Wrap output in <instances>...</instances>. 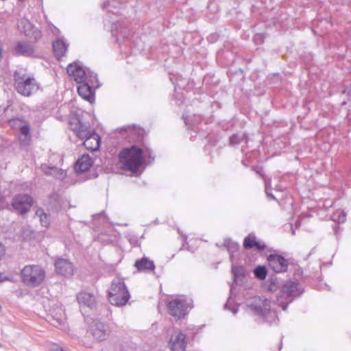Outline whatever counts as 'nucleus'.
Returning a JSON list of instances; mask_svg holds the SVG:
<instances>
[{
    "mask_svg": "<svg viewBox=\"0 0 351 351\" xmlns=\"http://www.w3.org/2000/svg\"><path fill=\"white\" fill-rule=\"evenodd\" d=\"M120 162L124 169L136 173L143 162V150L136 145L123 149L119 154Z\"/></svg>",
    "mask_w": 351,
    "mask_h": 351,
    "instance_id": "obj_1",
    "label": "nucleus"
},
{
    "mask_svg": "<svg viewBox=\"0 0 351 351\" xmlns=\"http://www.w3.org/2000/svg\"><path fill=\"white\" fill-rule=\"evenodd\" d=\"M14 84L16 90L21 95L29 97L38 89L36 80L27 75L23 69L14 73Z\"/></svg>",
    "mask_w": 351,
    "mask_h": 351,
    "instance_id": "obj_2",
    "label": "nucleus"
},
{
    "mask_svg": "<svg viewBox=\"0 0 351 351\" xmlns=\"http://www.w3.org/2000/svg\"><path fill=\"white\" fill-rule=\"evenodd\" d=\"M130 298L129 291L122 279L112 280L108 291V298L111 304L121 306L126 304Z\"/></svg>",
    "mask_w": 351,
    "mask_h": 351,
    "instance_id": "obj_3",
    "label": "nucleus"
},
{
    "mask_svg": "<svg viewBox=\"0 0 351 351\" xmlns=\"http://www.w3.org/2000/svg\"><path fill=\"white\" fill-rule=\"evenodd\" d=\"M21 280L29 287H36L42 284L45 278V271L39 265L25 266L21 271Z\"/></svg>",
    "mask_w": 351,
    "mask_h": 351,
    "instance_id": "obj_4",
    "label": "nucleus"
},
{
    "mask_svg": "<svg viewBox=\"0 0 351 351\" xmlns=\"http://www.w3.org/2000/svg\"><path fill=\"white\" fill-rule=\"evenodd\" d=\"M303 293V289L299 287L298 282L289 281L281 287L280 295L278 298V304L283 311H286L289 304L293 300L300 297Z\"/></svg>",
    "mask_w": 351,
    "mask_h": 351,
    "instance_id": "obj_5",
    "label": "nucleus"
},
{
    "mask_svg": "<svg viewBox=\"0 0 351 351\" xmlns=\"http://www.w3.org/2000/svg\"><path fill=\"white\" fill-rule=\"evenodd\" d=\"M87 333L95 342L101 343L108 339L112 333L110 325L99 319H93L88 324Z\"/></svg>",
    "mask_w": 351,
    "mask_h": 351,
    "instance_id": "obj_6",
    "label": "nucleus"
},
{
    "mask_svg": "<svg viewBox=\"0 0 351 351\" xmlns=\"http://www.w3.org/2000/svg\"><path fill=\"white\" fill-rule=\"evenodd\" d=\"M10 126L20 132L19 141L23 145H28L31 141L30 125L23 117H14L8 121Z\"/></svg>",
    "mask_w": 351,
    "mask_h": 351,
    "instance_id": "obj_7",
    "label": "nucleus"
},
{
    "mask_svg": "<svg viewBox=\"0 0 351 351\" xmlns=\"http://www.w3.org/2000/svg\"><path fill=\"white\" fill-rule=\"evenodd\" d=\"M33 204V198L27 194H18L14 196L11 203L14 211L20 215L27 213Z\"/></svg>",
    "mask_w": 351,
    "mask_h": 351,
    "instance_id": "obj_8",
    "label": "nucleus"
},
{
    "mask_svg": "<svg viewBox=\"0 0 351 351\" xmlns=\"http://www.w3.org/2000/svg\"><path fill=\"white\" fill-rule=\"evenodd\" d=\"M167 308L171 315L180 318L186 313L188 305L185 300L175 299L168 303Z\"/></svg>",
    "mask_w": 351,
    "mask_h": 351,
    "instance_id": "obj_9",
    "label": "nucleus"
},
{
    "mask_svg": "<svg viewBox=\"0 0 351 351\" xmlns=\"http://www.w3.org/2000/svg\"><path fill=\"white\" fill-rule=\"evenodd\" d=\"M269 267L276 273L285 272L288 267V260L281 255L274 254L267 256Z\"/></svg>",
    "mask_w": 351,
    "mask_h": 351,
    "instance_id": "obj_10",
    "label": "nucleus"
},
{
    "mask_svg": "<svg viewBox=\"0 0 351 351\" xmlns=\"http://www.w3.org/2000/svg\"><path fill=\"white\" fill-rule=\"evenodd\" d=\"M253 309L256 313L266 318L267 315H270L272 319H275L276 315L270 311L271 302L267 299L256 298L252 304Z\"/></svg>",
    "mask_w": 351,
    "mask_h": 351,
    "instance_id": "obj_11",
    "label": "nucleus"
},
{
    "mask_svg": "<svg viewBox=\"0 0 351 351\" xmlns=\"http://www.w3.org/2000/svg\"><path fill=\"white\" fill-rule=\"evenodd\" d=\"M66 72L77 84L88 80L84 69L78 63L69 64L66 68Z\"/></svg>",
    "mask_w": 351,
    "mask_h": 351,
    "instance_id": "obj_12",
    "label": "nucleus"
},
{
    "mask_svg": "<svg viewBox=\"0 0 351 351\" xmlns=\"http://www.w3.org/2000/svg\"><path fill=\"white\" fill-rule=\"evenodd\" d=\"M54 266L56 271L60 275L69 276L73 274L74 267L69 259L59 258L56 260Z\"/></svg>",
    "mask_w": 351,
    "mask_h": 351,
    "instance_id": "obj_13",
    "label": "nucleus"
},
{
    "mask_svg": "<svg viewBox=\"0 0 351 351\" xmlns=\"http://www.w3.org/2000/svg\"><path fill=\"white\" fill-rule=\"evenodd\" d=\"M186 343V335L181 332H178L171 336L169 346L171 351H185Z\"/></svg>",
    "mask_w": 351,
    "mask_h": 351,
    "instance_id": "obj_14",
    "label": "nucleus"
},
{
    "mask_svg": "<svg viewBox=\"0 0 351 351\" xmlns=\"http://www.w3.org/2000/svg\"><path fill=\"white\" fill-rule=\"evenodd\" d=\"M83 144L86 149L90 151H96L100 147V136L94 131L84 138Z\"/></svg>",
    "mask_w": 351,
    "mask_h": 351,
    "instance_id": "obj_15",
    "label": "nucleus"
},
{
    "mask_svg": "<svg viewBox=\"0 0 351 351\" xmlns=\"http://www.w3.org/2000/svg\"><path fill=\"white\" fill-rule=\"evenodd\" d=\"M77 92L85 100H87L89 102H92L94 100V93L92 86L89 84L88 80L79 83Z\"/></svg>",
    "mask_w": 351,
    "mask_h": 351,
    "instance_id": "obj_16",
    "label": "nucleus"
},
{
    "mask_svg": "<svg viewBox=\"0 0 351 351\" xmlns=\"http://www.w3.org/2000/svg\"><path fill=\"white\" fill-rule=\"evenodd\" d=\"M93 165L92 158L88 154H84L75 165L76 173H81L87 171Z\"/></svg>",
    "mask_w": 351,
    "mask_h": 351,
    "instance_id": "obj_17",
    "label": "nucleus"
},
{
    "mask_svg": "<svg viewBox=\"0 0 351 351\" xmlns=\"http://www.w3.org/2000/svg\"><path fill=\"white\" fill-rule=\"evenodd\" d=\"M73 132L81 139H84L92 132L90 130V124L88 122L83 123L78 120L76 123L73 124Z\"/></svg>",
    "mask_w": 351,
    "mask_h": 351,
    "instance_id": "obj_18",
    "label": "nucleus"
},
{
    "mask_svg": "<svg viewBox=\"0 0 351 351\" xmlns=\"http://www.w3.org/2000/svg\"><path fill=\"white\" fill-rule=\"evenodd\" d=\"M77 300L80 305L86 306L91 309L96 306L95 298L90 293L81 291L77 295Z\"/></svg>",
    "mask_w": 351,
    "mask_h": 351,
    "instance_id": "obj_19",
    "label": "nucleus"
},
{
    "mask_svg": "<svg viewBox=\"0 0 351 351\" xmlns=\"http://www.w3.org/2000/svg\"><path fill=\"white\" fill-rule=\"evenodd\" d=\"M134 266L139 271L150 272L153 271L155 269L154 261L147 257H143L136 260Z\"/></svg>",
    "mask_w": 351,
    "mask_h": 351,
    "instance_id": "obj_20",
    "label": "nucleus"
},
{
    "mask_svg": "<svg viewBox=\"0 0 351 351\" xmlns=\"http://www.w3.org/2000/svg\"><path fill=\"white\" fill-rule=\"evenodd\" d=\"M34 51L33 46L26 42L19 41L14 47V52L19 56H30Z\"/></svg>",
    "mask_w": 351,
    "mask_h": 351,
    "instance_id": "obj_21",
    "label": "nucleus"
},
{
    "mask_svg": "<svg viewBox=\"0 0 351 351\" xmlns=\"http://www.w3.org/2000/svg\"><path fill=\"white\" fill-rule=\"evenodd\" d=\"M243 247L247 250L255 247L259 251H262L266 247L265 243L257 241L256 237L252 234H249L247 237L245 238L243 241Z\"/></svg>",
    "mask_w": 351,
    "mask_h": 351,
    "instance_id": "obj_22",
    "label": "nucleus"
},
{
    "mask_svg": "<svg viewBox=\"0 0 351 351\" xmlns=\"http://www.w3.org/2000/svg\"><path fill=\"white\" fill-rule=\"evenodd\" d=\"M67 48L68 45L63 40L59 39L53 43V52L58 59L65 55Z\"/></svg>",
    "mask_w": 351,
    "mask_h": 351,
    "instance_id": "obj_23",
    "label": "nucleus"
},
{
    "mask_svg": "<svg viewBox=\"0 0 351 351\" xmlns=\"http://www.w3.org/2000/svg\"><path fill=\"white\" fill-rule=\"evenodd\" d=\"M36 215L39 217L42 226L47 228L50 225V216L47 214L42 208H38L36 210Z\"/></svg>",
    "mask_w": 351,
    "mask_h": 351,
    "instance_id": "obj_24",
    "label": "nucleus"
},
{
    "mask_svg": "<svg viewBox=\"0 0 351 351\" xmlns=\"http://www.w3.org/2000/svg\"><path fill=\"white\" fill-rule=\"evenodd\" d=\"M64 319L63 317L60 315H49L48 317V322L53 326L58 327L64 324Z\"/></svg>",
    "mask_w": 351,
    "mask_h": 351,
    "instance_id": "obj_25",
    "label": "nucleus"
},
{
    "mask_svg": "<svg viewBox=\"0 0 351 351\" xmlns=\"http://www.w3.org/2000/svg\"><path fill=\"white\" fill-rule=\"evenodd\" d=\"M254 274L257 278L264 280L267 276V270L265 266H258L254 269Z\"/></svg>",
    "mask_w": 351,
    "mask_h": 351,
    "instance_id": "obj_26",
    "label": "nucleus"
},
{
    "mask_svg": "<svg viewBox=\"0 0 351 351\" xmlns=\"http://www.w3.org/2000/svg\"><path fill=\"white\" fill-rule=\"evenodd\" d=\"M232 274L234 281H237L240 277H243L244 276L243 268L241 266H232Z\"/></svg>",
    "mask_w": 351,
    "mask_h": 351,
    "instance_id": "obj_27",
    "label": "nucleus"
},
{
    "mask_svg": "<svg viewBox=\"0 0 351 351\" xmlns=\"http://www.w3.org/2000/svg\"><path fill=\"white\" fill-rule=\"evenodd\" d=\"M225 245L226 246L227 250L229 252L231 257L232 256L233 253L234 252L237 251L239 247L238 243H237L231 240L226 241L225 243Z\"/></svg>",
    "mask_w": 351,
    "mask_h": 351,
    "instance_id": "obj_28",
    "label": "nucleus"
},
{
    "mask_svg": "<svg viewBox=\"0 0 351 351\" xmlns=\"http://www.w3.org/2000/svg\"><path fill=\"white\" fill-rule=\"evenodd\" d=\"M245 135L244 134H233L230 137V143L231 145H237L239 144L244 140Z\"/></svg>",
    "mask_w": 351,
    "mask_h": 351,
    "instance_id": "obj_29",
    "label": "nucleus"
},
{
    "mask_svg": "<svg viewBox=\"0 0 351 351\" xmlns=\"http://www.w3.org/2000/svg\"><path fill=\"white\" fill-rule=\"evenodd\" d=\"M280 287L277 279H270V284L269 285V290L271 291H276Z\"/></svg>",
    "mask_w": 351,
    "mask_h": 351,
    "instance_id": "obj_30",
    "label": "nucleus"
},
{
    "mask_svg": "<svg viewBox=\"0 0 351 351\" xmlns=\"http://www.w3.org/2000/svg\"><path fill=\"white\" fill-rule=\"evenodd\" d=\"M338 223H343L346 221V213L341 211L339 214L338 218L336 219Z\"/></svg>",
    "mask_w": 351,
    "mask_h": 351,
    "instance_id": "obj_31",
    "label": "nucleus"
},
{
    "mask_svg": "<svg viewBox=\"0 0 351 351\" xmlns=\"http://www.w3.org/2000/svg\"><path fill=\"white\" fill-rule=\"evenodd\" d=\"M5 254V247L1 243H0V261L4 257Z\"/></svg>",
    "mask_w": 351,
    "mask_h": 351,
    "instance_id": "obj_32",
    "label": "nucleus"
},
{
    "mask_svg": "<svg viewBox=\"0 0 351 351\" xmlns=\"http://www.w3.org/2000/svg\"><path fill=\"white\" fill-rule=\"evenodd\" d=\"M265 183V191L268 190L269 188L271 187V180L270 178L264 177Z\"/></svg>",
    "mask_w": 351,
    "mask_h": 351,
    "instance_id": "obj_33",
    "label": "nucleus"
},
{
    "mask_svg": "<svg viewBox=\"0 0 351 351\" xmlns=\"http://www.w3.org/2000/svg\"><path fill=\"white\" fill-rule=\"evenodd\" d=\"M125 37H126V36L125 35V32L123 33V35H122V33H121L120 35L117 36L116 40L117 43H119L122 40H123Z\"/></svg>",
    "mask_w": 351,
    "mask_h": 351,
    "instance_id": "obj_34",
    "label": "nucleus"
},
{
    "mask_svg": "<svg viewBox=\"0 0 351 351\" xmlns=\"http://www.w3.org/2000/svg\"><path fill=\"white\" fill-rule=\"evenodd\" d=\"M8 280L9 278L8 277L3 276V274L0 273V282H3Z\"/></svg>",
    "mask_w": 351,
    "mask_h": 351,
    "instance_id": "obj_35",
    "label": "nucleus"
},
{
    "mask_svg": "<svg viewBox=\"0 0 351 351\" xmlns=\"http://www.w3.org/2000/svg\"><path fill=\"white\" fill-rule=\"evenodd\" d=\"M265 193L268 197L276 199V197L274 196V195L271 193L268 192V190L265 191Z\"/></svg>",
    "mask_w": 351,
    "mask_h": 351,
    "instance_id": "obj_36",
    "label": "nucleus"
},
{
    "mask_svg": "<svg viewBox=\"0 0 351 351\" xmlns=\"http://www.w3.org/2000/svg\"><path fill=\"white\" fill-rule=\"evenodd\" d=\"M127 130H130V132H132V131L135 130L134 128H133V127L131 128L130 126H128L127 128H121V130H125L126 131Z\"/></svg>",
    "mask_w": 351,
    "mask_h": 351,
    "instance_id": "obj_37",
    "label": "nucleus"
},
{
    "mask_svg": "<svg viewBox=\"0 0 351 351\" xmlns=\"http://www.w3.org/2000/svg\"><path fill=\"white\" fill-rule=\"evenodd\" d=\"M256 172L257 173V174L263 176V178L265 177L263 170L261 169H258L256 170Z\"/></svg>",
    "mask_w": 351,
    "mask_h": 351,
    "instance_id": "obj_38",
    "label": "nucleus"
},
{
    "mask_svg": "<svg viewBox=\"0 0 351 351\" xmlns=\"http://www.w3.org/2000/svg\"><path fill=\"white\" fill-rule=\"evenodd\" d=\"M109 5H110V2L109 1H106V2L104 3L103 8H108Z\"/></svg>",
    "mask_w": 351,
    "mask_h": 351,
    "instance_id": "obj_39",
    "label": "nucleus"
},
{
    "mask_svg": "<svg viewBox=\"0 0 351 351\" xmlns=\"http://www.w3.org/2000/svg\"><path fill=\"white\" fill-rule=\"evenodd\" d=\"M54 351H63V349L61 347L56 346V348L54 350Z\"/></svg>",
    "mask_w": 351,
    "mask_h": 351,
    "instance_id": "obj_40",
    "label": "nucleus"
},
{
    "mask_svg": "<svg viewBox=\"0 0 351 351\" xmlns=\"http://www.w3.org/2000/svg\"><path fill=\"white\" fill-rule=\"evenodd\" d=\"M231 311H232L233 314H236L237 313V308H232L231 309Z\"/></svg>",
    "mask_w": 351,
    "mask_h": 351,
    "instance_id": "obj_41",
    "label": "nucleus"
},
{
    "mask_svg": "<svg viewBox=\"0 0 351 351\" xmlns=\"http://www.w3.org/2000/svg\"><path fill=\"white\" fill-rule=\"evenodd\" d=\"M27 23L29 26L30 25V24L29 23V22H28L27 21H26V20H22V21H21V24H23V23Z\"/></svg>",
    "mask_w": 351,
    "mask_h": 351,
    "instance_id": "obj_42",
    "label": "nucleus"
},
{
    "mask_svg": "<svg viewBox=\"0 0 351 351\" xmlns=\"http://www.w3.org/2000/svg\"><path fill=\"white\" fill-rule=\"evenodd\" d=\"M86 347H88V348H92V347H93V346H92V345H90V344H89V345H86Z\"/></svg>",
    "mask_w": 351,
    "mask_h": 351,
    "instance_id": "obj_43",
    "label": "nucleus"
},
{
    "mask_svg": "<svg viewBox=\"0 0 351 351\" xmlns=\"http://www.w3.org/2000/svg\"><path fill=\"white\" fill-rule=\"evenodd\" d=\"M42 169H43V171H45V173H47V172L45 170V167H42Z\"/></svg>",
    "mask_w": 351,
    "mask_h": 351,
    "instance_id": "obj_44",
    "label": "nucleus"
},
{
    "mask_svg": "<svg viewBox=\"0 0 351 351\" xmlns=\"http://www.w3.org/2000/svg\"><path fill=\"white\" fill-rule=\"evenodd\" d=\"M112 32L113 36H115L114 35V29L112 30Z\"/></svg>",
    "mask_w": 351,
    "mask_h": 351,
    "instance_id": "obj_45",
    "label": "nucleus"
},
{
    "mask_svg": "<svg viewBox=\"0 0 351 351\" xmlns=\"http://www.w3.org/2000/svg\"><path fill=\"white\" fill-rule=\"evenodd\" d=\"M292 234H295V231H294V230H293V231H292Z\"/></svg>",
    "mask_w": 351,
    "mask_h": 351,
    "instance_id": "obj_46",
    "label": "nucleus"
}]
</instances>
